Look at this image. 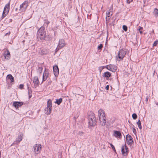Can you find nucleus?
<instances>
[{
	"label": "nucleus",
	"instance_id": "nucleus-29",
	"mask_svg": "<svg viewBox=\"0 0 158 158\" xmlns=\"http://www.w3.org/2000/svg\"><path fill=\"white\" fill-rule=\"evenodd\" d=\"M103 47V45L102 44H100L98 47V50H101Z\"/></svg>",
	"mask_w": 158,
	"mask_h": 158
},
{
	"label": "nucleus",
	"instance_id": "nucleus-42",
	"mask_svg": "<svg viewBox=\"0 0 158 158\" xmlns=\"http://www.w3.org/2000/svg\"><path fill=\"white\" fill-rule=\"evenodd\" d=\"M10 31H9L8 32L5 34V35H10Z\"/></svg>",
	"mask_w": 158,
	"mask_h": 158
},
{
	"label": "nucleus",
	"instance_id": "nucleus-38",
	"mask_svg": "<svg viewBox=\"0 0 158 158\" xmlns=\"http://www.w3.org/2000/svg\"><path fill=\"white\" fill-rule=\"evenodd\" d=\"M23 84H20L19 85V88L21 89H23Z\"/></svg>",
	"mask_w": 158,
	"mask_h": 158
},
{
	"label": "nucleus",
	"instance_id": "nucleus-35",
	"mask_svg": "<svg viewBox=\"0 0 158 158\" xmlns=\"http://www.w3.org/2000/svg\"><path fill=\"white\" fill-rule=\"evenodd\" d=\"M123 28L125 31H127V27L126 25H123Z\"/></svg>",
	"mask_w": 158,
	"mask_h": 158
},
{
	"label": "nucleus",
	"instance_id": "nucleus-5",
	"mask_svg": "<svg viewBox=\"0 0 158 158\" xmlns=\"http://www.w3.org/2000/svg\"><path fill=\"white\" fill-rule=\"evenodd\" d=\"M28 6L27 1H25L20 5L19 10L21 12H25Z\"/></svg>",
	"mask_w": 158,
	"mask_h": 158
},
{
	"label": "nucleus",
	"instance_id": "nucleus-2",
	"mask_svg": "<svg viewBox=\"0 0 158 158\" xmlns=\"http://www.w3.org/2000/svg\"><path fill=\"white\" fill-rule=\"evenodd\" d=\"M126 53V52L123 49H121L118 52V55L116 56V59L120 61L122 60L125 57Z\"/></svg>",
	"mask_w": 158,
	"mask_h": 158
},
{
	"label": "nucleus",
	"instance_id": "nucleus-33",
	"mask_svg": "<svg viewBox=\"0 0 158 158\" xmlns=\"http://www.w3.org/2000/svg\"><path fill=\"white\" fill-rule=\"evenodd\" d=\"M132 117L134 119H135L137 118V115L136 114L134 113L132 114Z\"/></svg>",
	"mask_w": 158,
	"mask_h": 158
},
{
	"label": "nucleus",
	"instance_id": "nucleus-15",
	"mask_svg": "<svg viewBox=\"0 0 158 158\" xmlns=\"http://www.w3.org/2000/svg\"><path fill=\"white\" fill-rule=\"evenodd\" d=\"M114 135L115 137L120 139H121L122 136L121 132L119 131H114Z\"/></svg>",
	"mask_w": 158,
	"mask_h": 158
},
{
	"label": "nucleus",
	"instance_id": "nucleus-32",
	"mask_svg": "<svg viewBox=\"0 0 158 158\" xmlns=\"http://www.w3.org/2000/svg\"><path fill=\"white\" fill-rule=\"evenodd\" d=\"M109 144H110V145L111 146V148L113 149V150L114 152H115L116 150H115V148L114 146L112 143H109Z\"/></svg>",
	"mask_w": 158,
	"mask_h": 158
},
{
	"label": "nucleus",
	"instance_id": "nucleus-25",
	"mask_svg": "<svg viewBox=\"0 0 158 158\" xmlns=\"http://www.w3.org/2000/svg\"><path fill=\"white\" fill-rule=\"evenodd\" d=\"M62 101V98H60L58 99H57L56 101L55 102V103L57 104L58 105H59Z\"/></svg>",
	"mask_w": 158,
	"mask_h": 158
},
{
	"label": "nucleus",
	"instance_id": "nucleus-41",
	"mask_svg": "<svg viewBox=\"0 0 158 158\" xmlns=\"http://www.w3.org/2000/svg\"><path fill=\"white\" fill-rule=\"evenodd\" d=\"M109 85H107L106 86V87L105 88V89L106 90H109Z\"/></svg>",
	"mask_w": 158,
	"mask_h": 158
},
{
	"label": "nucleus",
	"instance_id": "nucleus-40",
	"mask_svg": "<svg viewBox=\"0 0 158 158\" xmlns=\"http://www.w3.org/2000/svg\"><path fill=\"white\" fill-rule=\"evenodd\" d=\"M45 23L48 25L49 23L50 22L47 19L45 20Z\"/></svg>",
	"mask_w": 158,
	"mask_h": 158
},
{
	"label": "nucleus",
	"instance_id": "nucleus-43",
	"mask_svg": "<svg viewBox=\"0 0 158 158\" xmlns=\"http://www.w3.org/2000/svg\"><path fill=\"white\" fill-rule=\"evenodd\" d=\"M146 100H147V101H148V98H147V99H146Z\"/></svg>",
	"mask_w": 158,
	"mask_h": 158
},
{
	"label": "nucleus",
	"instance_id": "nucleus-24",
	"mask_svg": "<svg viewBox=\"0 0 158 158\" xmlns=\"http://www.w3.org/2000/svg\"><path fill=\"white\" fill-rule=\"evenodd\" d=\"M47 110V114L48 115H49L51 112L52 108L47 107L46 108Z\"/></svg>",
	"mask_w": 158,
	"mask_h": 158
},
{
	"label": "nucleus",
	"instance_id": "nucleus-17",
	"mask_svg": "<svg viewBox=\"0 0 158 158\" xmlns=\"http://www.w3.org/2000/svg\"><path fill=\"white\" fill-rule=\"evenodd\" d=\"M112 15V14L110 11H107L106 13V21L108 23L109 20Z\"/></svg>",
	"mask_w": 158,
	"mask_h": 158
},
{
	"label": "nucleus",
	"instance_id": "nucleus-30",
	"mask_svg": "<svg viewBox=\"0 0 158 158\" xmlns=\"http://www.w3.org/2000/svg\"><path fill=\"white\" fill-rule=\"evenodd\" d=\"M139 31L141 34L142 33V30L143 29V28L142 27L139 26Z\"/></svg>",
	"mask_w": 158,
	"mask_h": 158
},
{
	"label": "nucleus",
	"instance_id": "nucleus-8",
	"mask_svg": "<svg viewBox=\"0 0 158 158\" xmlns=\"http://www.w3.org/2000/svg\"><path fill=\"white\" fill-rule=\"evenodd\" d=\"M34 153L36 154H39L42 149V145L40 144H36L33 147Z\"/></svg>",
	"mask_w": 158,
	"mask_h": 158
},
{
	"label": "nucleus",
	"instance_id": "nucleus-34",
	"mask_svg": "<svg viewBox=\"0 0 158 158\" xmlns=\"http://www.w3.org/2000/svg\"><path fill=\"white\" fill-rule=\"evenodd\" d=\"M32 91H31L29 90L28 94H29V98H30L32 96Z\"/></svg>",
	"mask_w": 158,
	"mask_h": 158
},
{
	"label": "nucleus",
	"instance_id": "nucleus-36",
	"mask_svg": "<svg viewBox=\"0 0 158 158\" xmlns=\"http://www.w3.org/2000/svg\"><path fill=\"white\" fill-rule=\"evenodd\" d=\"M133 0H126V2L127 3L129 4L131 2H132Z\"/></svg>",
	"mask_w": 158,
	"mask_h": 158
},
{
	"label": "nucleus",
	"instance_id": "nucleus-11",
	"mask_svg": "<svg viewBox=\"0 0 158 158\" xmlns=\"http://www.w3.org/2000/svg\"><path fill=\"white\" fill-rule=\"evenodd\" d=\"M106 68L112 72H115L117 69V67L114 64L108 65L106 66Z\"/></svg>",
	"mask_w": 158,
	"mask_h": 158
},
{
	"label": "nucleus",
	"instance_id": "nucleus-1",
	"mask_svg": "<svg viewBox=\"0 0 158 158\" xmlns=\"http://www.w3.org/2000/svg\"><path fill=\"white\" fill-rule=\"evenodd\" d=\"M98 116L100 121V124L102 126H104L106 123V115L104 110L102 109H100L98 111Z\"/></svg>",
	"mask_w": 158,
	"mask_h": 158
},
{
	"label": "nucleus",
	"instance_id": "nucleus-9",
	"mask_svg": "<svg viewBox=\"0 0 158 158\" xmlns=\"http://www.w3.org/2000/svg\"><path fill=\"white\" fill-rule=\"evenodd\" d=\"M65 45L64 40L61 39L59 40L58 45L56 49V52H57L59 49L64 47Z\"/></svg>",
	"mask_w": 158,
	"mask_h": 158
},
{
	"label": "nucleus",
	"instance_id": "nucleus-23",
	"mask_svg": "<svg viewBox=\"0 0 158 158\" xmlns=\"http://www.w3.org/2000/svg\"><path fill=\"white\" fill-rule=\"evenodd\" d=\"M47 107H52V101L50 99L48 101Z\"/></svg>",
	"mask_w": 158,
	"mask_h": 158
},
{
	"label": "nucleus",
	"instance_id": "nucleus-19",
	"mask_svg": "<svg viewBox=\"0 0 158 158\" xmlns=\"http://www.w3.org/2000/svg\"><path fill=\"white\" fill-rule=\"evenodd\" d=\"M22 139L23 136L22 135H20L18 136L16 140L14 142L13 144L16 143H19L22 140Z\"/></svg>",
	"mask_w": 158,
	"mask_h": 158
},
{
	"label": "nucleus",
	"instance_id": "nucleus-27",
	"mask_svg": "<svg viewBox=\"0 0 158 158\" xmlns=\"http://www.w3.org/2000/svg\"><path fill=\"white\" fill-rule=\"evenodd\" d=\"M137 124L138 125L139 128L141 130L142 128V126L141 125V122L139 120L137 122Z\"/></svg>",
	"mask_w": 158,
	"mask_h": 158
},
{
	"label": "nucleus",
	"instance_id": "nucleus-13",
	"mask_svg": "<svg viewBox=\"0 0 158 158\" xmlns=\"http://www.w3.org/2000/svg\"><path fill=\"white\" fill-rule=\"evenodd\" d=\"M49 76V75L48 70L45 69L43 74L42 83L46 80Z\"/></svg>",
	"mask_w": 158,
	"mask_h": 158
},
{
	"label": "nucleus",
	"instance_id": "nucleus-7",
	"mask_svg": "<svg viewBox=\"0 0 158 158\" xmlns=\"http://www.w3.org/2000/svg\"><path fill=\"white\" fill-rule=\"evenodd\" d=\"M38 37L41 40L44 39L45 37V31L43 28H40L38 32Z\"/></svg>",
	"mask_w": 158,
	"mask_h": 158
},
{
	"label": "nucleus",
	"instance_id": "nucleus-22",
	"mask_svg": "<svg viewBox=\"0 0 158 158\" xmlns=\"http://www.w3.org/2000/svg\"><path fill=\"white\" fill-rule=\"evenodd\" d=\"M43 70V68L42 66H39L37 70V72L39 73L40 74V75L42 73Z\"/></svg>",
	"mask_w": 158,
	"mask_h": 158
},
{
	"label": "nucleus",
	"instance_id": "nucleus-16",
	"mask_svg": "<svg viewBox=\"0 0 158 158\" xmlns=\"http://www.w3.org/2000/svg\"><path fill=\"white\" fill-rule=\"evenodd\" d=\"M23 104V102H15L13 103V105L16 108H18L21 106Z\"/></svg>",
	"mask_w": 158,
	"mask_h": 158
},
{
	"label": "nucleus",
	"instance_id": "nucleus-10",
	"mask_svg": "<svg viewBox=\"0 0 158 158\" xmlns=\"http://www.w3.org/2000/svg\"><path fill=\"white\" fill-rule=\"evenodd\" d=\"M126 138V142L128 144L131 145L133 143V139L130 135H127Z\"/></svg>",
	"mask_w": 158,
	"mask_h": 158
},
{
	"label": "nucleus",
	"instance_id": "nucleus-12",
	"mask_svg": "<svg viewBox=\"0 0 158 158\" xmlns=\"http://www.w3.org/2000/svg\"><path fill=\"white\" fill-rule=\"evenodd\" d=\"M3 55L6 59L7 60L10 59V54L9 51L7 49L5 50Z\"/></svg>",
	"mask_w": 158,
	"mask_h": 158
},
{
	"label": "nucleus",
	"instance_id": "nucleus-4",
	"mask_svg": "<svg viewBox=\"0 0 158 158\" xmlns=\"http://www.w3.org/2000/svg\"><path fill=\"white\" fill-rule=\"evenodd\" d=\"M10 9V2L6 4L4 8V10L1 16L2 19L4 18L8 14Z\"/></svg>",
	"mask_w": 158,
	"mask_h": 158
},
{
	"label": "nucleus",
	"instance_id": "nucleus-21",
	"mask_svg": "<svg viewBox=\"0 0 158 158\" xmlns=\"http://www.w3.org/2000/svg\"><path fill=\"white\" fill-rule=\"evenodd\" d=\"M7 77L10 80L11 82H13L14 81V78L11 74L8 75L7 76Z\"/></svg>",
	"mask_w": 158,
	"mask_h": 158
},
{
	"label": "nucleus",
	"instance_id": "nucleus-14",
	"mask_svg": "<svg viewBox=\"0 0 158 158\" xmlns=\"http://www.w3.org/2000/svg\"><path fill=\"white\" fill-rule=\"evenodd\" d=\"M33 81L35 87H36L38 86L40 84V82L38 77L37 76H35L33 79Z\"/></svg>",
	"mask_w": 158,
	"mask_h": 158
},
{
	"label": "nucleus",
	"instance_id": "nucleus-31",
	"mask_svg": "<svg viewBox=\"0 0 158 158\" xmlns=\"http://www.w3.org/2000/svg\"><path fill=\"white\" fill-rule=\"evenodd\" d=\"M158 44V40H156L153 44V47L156 46Z\"/></svg>",
	"mask_w": 158,
	"mask_h": 158
},
{
	"label": "nucleus",
	"instance_id": "nucleus-20",
	"mask_svg": "<svg viewBox=\"0 0 158 158\" xmlns=\"http://www.w3.org/2000/svg\"><path fill=\"white\" fill-rule=\"evenodd\" d=\"M111 76V73L109 72H106L104 73V76L106 77V80H108L109 78Z\"/></svg>",
	"mask_w": 158,
	"mask_h": 158
},
{
	"label": "nucleus",
	"instance_id": "nucleus-39",
	"mask_svg": "<svg viewBox=\"0 0 158 158\" xmlns=\"http://www.w3.org/2000/svg\"><path fill=\"white\" fill-rule=\"evenodd\" d=\"M78 134L80 136H81L83 135L84 133L82 131H79Z\"/></svg>",
	"mask_w": 158,
	"mask_h": 158
},
{
	"label": "nucleus",
	"instance_id": "nucleus-37",
	"mask_svg": "<svg viewBox=\"0 0 158 158\" xmlns=\"http://www.w3.org/2000/svg\"><path fill=\"white\" fill-rule=\"evenodd\" d=\"M132 131H133V132L135 134L136 133V131L134 127L132 128Z\"/></svg>",
	"mask_w": 158,
	"mask_h": 158
},
{
	"label": "nucleus",
	"instance_id": "nucleus-18",
	"mask_svg": "<svg viewBox=\"0 0 158 158\" xmlns=\"http://www.w3.org/2000/svg\"><path fill=\"white\" fill-rule=\"evenodd\" d=\"M53 70L55 76H57L59 74V69L56 65H55L53 67Z\"/></svg>",
	"mask_w": 158,
	"mask_h": 158
},
{
	"label": "nucleus",
	"instance_id": "nucleus-3",
	"mask_svg": "<svg viewBox=\"0 0 158 158\" xmlns=\"http://www.w3.org/2000/svg\"><path fill=\"white\" fill-rule=\"evenodd\" d=\"M89 125L91 126H94L96 125V121L94 113H92L89 116Z\"/></svg>",
	"mask_w": 158,
	"mask_h": 158
},
{
	"label": "nucleus",
	"instance_id": "nucleus-28",
	"mask_svg": "<svg viewBox=\"0 0 158 158\" xmlns=\"http://www.w3.org/2000/svg\"><path fill=\"white\" fill-rule=\"evenodd\" d=\"M153 13L156 16H157L158 15V9L156 8H155L153 11Z\"/></svg>",
	"mask_w": 158,
	"mask_h": 158
},
{
	"label": "nucleus",
	"instance_id": "nucleus-26",
	"mask_svg": "<svg viewBox=\"0 0 158 158\" xmlns=\"http://www.w3.org/2000/svg\"><path fill=\"white\" fill-rule=\"evenodd\" d=\"M47 52L46 49H43L41 50V53L42 55H45L47 53Z\"/></svg>",
	"mask_w": 158,
	"mask_h": 158
},
{
	"label": "nucleus",
	"instance_id": "nucleus-6",
	"mask_svg": "<svg viewBox=\"0 0 158 158\" xmlns=\"http://www.w3.org/2000/svg\"><path fill=\"white\" fill-rule=\"evenodd\" d=\"M121 153L124 156H127L129 153L128 148L125 143L121 147Z\"/></svg>",
	"mask_w": 158,
	"mask_h": 158
}]
</instances>
